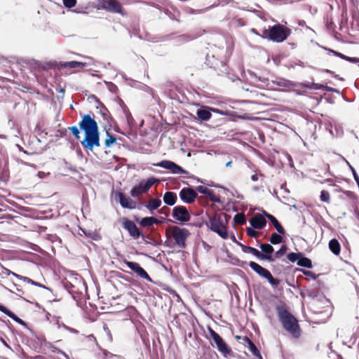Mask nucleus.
<instances>
[{"mask_svg": "<svg viewBox=\"0 0 359 359\" xmlns=\"http://www.w3.org/2000/svg\"><path fill=\"white\" fill-rule=\"evenodd\" d=\"M161 205V201L158 198H152L151 199L148 204L145 205V207L150 211L153 212L154 210L158 208Z\"/></svg>", "mask_w": 359, "mask_h": 359, "instance_id": "23", "label": "nucleus"}, {"mask_svg": "<svg viewBox=\"0 0 359 359\" xmlns=\"http://www.w3.org/2000/svg\"><path fill=\"white\" fill-rule=\"evenodd\" d=\"M137 273V276H139L140 278H144V279H146V280H149V281H150V282L151 281V279L150 276L148 275V273L146 272V271H145L143 268L140 267V268L137 270V273Z\"/></svg>", "mask_w": 359, "mask_h": 359, "instance_id": "31", "label": "nucleus"}, {"mask_svg": "<svg viewBox=\"0 0 359 359\" xmlns=\"http://www.w3.org/2000/svg\"><path fill=\"white\" fill-rule=\"evenodd\" d=\"M264 215L271 222V223L273 224V225L274 226V227L276 228V229L277 230V231L280 233V234H284L285 233V230L283 228V226L280 224V223L278 222V221L276 219L275 217H273V215L267 213V212H264Z\"/></svg>", "mask_w": 359, "mask_h": 359, "instance_id": "20", "label": "nucleus"}, {"mask_svg": "<svg viewBox=\"0 0 359 359\" xmlns=\"http://www.w3.org/2000/svg\"><path fill=\"white\" fill-rule=\"evenodd\" d=\"M8 316H9L11 318L13 319L15 322L19 323L20 324H23L24 322L19 318L18 316H16L13 312L11 311H8L6 314Z\"/></svg>", "mask_w": 359, "mask_h": 359, "instance_id": "38", "label": "nucleus"}, {"mask_svg": "<svg viewBox=\"0 0 359 359\" xmlns=\"http://www.w3.org/2000/svg\"><path fill=\"white\" fill-rule=\"evenodd\" d=\"M320 200L323 202H329L330 200V194L328 191L323 190L320 193Z\"/></svg>", "mask_w": 359, "mask_h": 359, "instance_id": "36", "label": "nucleus"}, {"mask_svg": "<svg viewBox=\"0 0 359 359\" xmlns=\"http://www.w3.org/2000/svg\"><path fill=\"white\" fill-rule=\"evenodd\" d=\"M76 140H80V130L77 126H72L69 128Z\"/></svg>", "mask_w": 359, "mask_h": 359, "instance_id": "34", "label": "nucleus"}, {"mask_svg": "<svg viewBox=\"0 0 359 359\" xmlns=\"http://www.w3.org/2000/svg\"><path fill=\"white\" fill-rule=\"evenodd\" d=\"M0 311H2L3 313H4L5 314H7V313H8L9 310L7 309L5 306H2L1 304H0Z\"/></svg>", "mask_w": 359, "mask_h": 359, "instance_id": "45", "label": "nucleus"}, {"mask_svg": "<svg viewBox=\"0 0 359 359\" xmlns=\"http://www.w3.org/2000/svg\"><path fill=\"white\" fill-rule=\"evenodd\" d=\"M287 247L285 245H282L281 248L276 252L275 258H280L282 257L286 252Z\"/></svg>", "mask_w": 359, "mask_h": 359, "instance_id": "37", "label": "nucleus"}, {"mask_svg": "<svg viewBox=\"0 0 359 359\" xmlns=\"http://www.w3.org/2000/svg\"><path fill=\"white\" fill-rule=\"evenodd\" d=\"M114 197L115 199L119 200L120 204L123 208L134 209L136 207V203L121 192L115 193Z\"/></svg>", "mask_w": 359, "mask_h": 359, "instance_id": "13", "label": "nucleus"}, {"mask_svg": "<svg viewBox=\"0 0 359 359\" xmlns=\"http://www.w3.org/2000/svg\"><path fill=\"white\" fill-rule=\"evenodd\" d=\"M76 0H63V4L67 8H72L75 6Z\"/></svg>", "mask_w": 359, "mask_h": 359, "instance_id": "39", "label": "nucleus"}, {"mask_svg": "<svg viewBox=\"0 0 359 359\" xmlns=\"http://www.w3.org/2000/svg\"><path fill=\"white\" fill-rule=\"evenodd\" d=\"M123 262L130 269L135 273H137V270L141 267L140 264L136 262H129L127 260H124Z\"/></svg>", "mask_w": 359, "mask_h": 359, "instance_id": "29", "label": "nucleus"}, {"mask_svg": "<svg viewBox=\"0 0 359 359\" xmlns=\"http://www.w3.org/2000/svg\"><path fill=\"white\" fill-rule=\"evenodd\" d=\"M243 118H244V119H246V118L250 119V118H246V117H243Z\"/></svg>", "mask_w": 359, "mask_h": 359, "instance_id": "54", "label": "nucleus"}, {"mask_svg": "<svg viewBox=\"0 0 359 359\" xmlns=\"http://www.w3.org/2000/svg\"><path fill=\"white\" fill-rule=\"evenodd\" d=\"M4 344L6 346H8V344H6V342L4 341Z\"/></svg>", "mask_w": 359, "mask_h": 359, "instance_id": "53", "label": "nucleus"}, {"mask_svg": "<svg viewBox=\"0 0 359 359\" xmlns=\"http://www.w3.org/2000/svg\"><path fill=\"white\" fill-rule=\"evenodd\" d=\"M311 272H310V271H308L307 273H306V274H309V276H311Z\"/></svg>", "mask_w": 359, "mask_h": 359, "instance_id": "52", "label": "nucleus"}, {"mask_svg": "<svg viewBox=\"0 0 359 359\" xmlns=\"http://www.w3.org/2000/svg\"><path fill=\"white\" fill-rule=\"evenodd\" d=\"M86 63L77 61L60 62L59 66L61 68H81L85 67Z\"/></svg>", "mask_w": 359, "mask_h": 359, "instance_id": "19", "label": "nucleus"}, {"mask_svg": "<svg viewBox=\"0 0 359 359\" xmlns=\"http://www.w3.org/2000/svg\"><path fill=\"white\" fill-rule=\"evenodd\" d=\"M279 86H284V87H288L290 85L287 81L282 80L278 83Z\"/></svg>", "mask_w": 359, "mask_h": 359, "instance_id": "43", "label": "nucleus"}, {"mask_svg": "<svg viewBox=\"0 0 359 359\" xmlns=\"http://www.w3.org/2000/svg\"><path fill=\"white\" fill-rule=\"evenodd\" d=\"M210 110L215 111V109H211L210 107H203L198 109L196 114L198 119L201 121H208L212 116Z\"/></svg>", "mask_w": 359, "mask_h": 359, "instance_id": "17", "label": "nucleus"}, {"mask_svg": "<svg viewBox=\"0 0 359 359\" xmlns=\"http://www.w3.org/2000/svg\"><path fill=\"white\" fill-rule=\"evenodd\" d=\"M332 53L335 55H337V56H338V57H341V58H342L344 60H347L348 62H353V63L359 62V58H358V57H348V56H346V55H343L342 53H338V52H336V51H334V50H332Z\"/></svg>", "mask_w": 359, "mask_h": 359, "instance_id": "27", "label": "nucleus"}, {"mask_svg": "<svg viewBox=\"0 0 359 359\" xmlns=\"http://www.w3.org/2000/svg\"><path fill=\"white\" fill-rule=\"evenodd\" d=\"M179 195L181 200L186 203H193L197 197V193L191 188H183Z\"/></svg>", "mask_w": 359, "mask_h": 359, "instance_id": "12", "label": "nucleus"}, {"mask_svg": "<svg viewBox=\"0 0 359 359\" xmlns=\"http://www.w3.org/2000/svg\"><path fill=\"white\" fill-rule=\"evenodd\" d=\"M172 216L181 222L189 221L190 215L184 206H176L172 210Z\"/></svg>", "mask_w": 359, "mask_h": 359, "instance_id": "11", "label": "nucleus"}, {"mask_svg": "<svg viewBox=\"0 0 359 359\" xmlns=\"http://www.w3.org/2000/svg\"><path fill=\"white\" fill-rule=\"evenodd\" d=\"M158 180L154 177H150L147 180L141 181L137 185L135 186L130 191V195L135 198L141 194L146 193L154 183L158 182Z\"/></svg>", "mask_w": 359, "mask_h": 359, "instance_id": "6", "label": "nucleus"}, {"mask_svg": "<svg viewBox=\"0 0 359 359\" xmlns=\"http://www.w3.org/2000/svg\"><path fill=\"white\" fill-rule=\"evenodd\" d=\"M156 166L170 170L173 174H187L182 167L170 161H162L156 164Z\"/></svg>", "mask_w": 359, "mask_h": 359, "instance_id": "10", "label": "nucleus"}, {"mask_svg": "<svg viewBox=\"0 0 359 359\" xmlns=\"http://www.w3.org/2000/svg\"><path fill=\"white\" fill-rule=\"evenodd\" d=\"M351 170L353 171V176H354V178H355V181L359 184V177H358V176L357 175L355 170L351 166Z\"/></svg>", "mask_w": 359, "mask_h": 359, "instance_id": "44", "label": "nucleus"}, {"mask_svg": "<svg viewBox=\"0 0 359 359\" xmlns=\"http://www.w3.org/2000/svg\"><path fill=\"white\" fill-rule=\"evenodd\" d=\"M208 226L212 231L217 233L222 238L226 239L228 238L226 226L222 216L215 215L210 217Z\"/></svg>", "mask_w": 359, "mask_h": 359, "instance_id": "5", "label": "nucleus"}, {"mask_svg": "<svg viewBox=\"0 0 359 359\" xmlns=\"http://www.w3.org/2000/svg\"><path fill=\"white\" fill-rule=\"evenodd\" d=\"M251 179L252 181L254 182H256L258 180V176L257 175H253L252 177H251Z\"/></svg>", "mask_w": 359, "mask_h": 359, "instance_id": "46", "label": "nucleus"}, {"mask_svg": "<svg viewBox=\"0 0 359 359\" xmlns=\"http://www.w3.org/2000/svg\"><path fill=\"white\" fill-rule=\"evenodd\" d=\"M290 30L283 25H276L269 27V29H264L261 36L274 42L280 43L283 41L290 35Z\"/></svg>", "mask_w": 359, "mask_h": 359, "instance_id": "3", "label": "nucleus"}, {"mask_svg": "<svg viewBox=\"0 0 359 359\" xmlns=\"http://www.w3.org/2000/svg\"><path fill=\"white\" fill-rule=\"evenodd\" d=\"M171 235L179 247L184 248L185 240L189 235V232L187 229L174 226L171 229Z\"/></svg>", "mask_w": 359, "mask_h": 359, "instance_id": "8", "label": "nucleus"}, {"mask_svg": "<svg viewBox=\"0 0 359 359\" xmlns=\"http://www.w3.org/2000/svg\"><path fill=\"white\" fill-rule=\"evenodd\" d=\"M260 248L262 252H264L265 255H271V254L273 252V248L268 244V243H262L260 245Z\"/></svg>", "mask_w": 359, "mask_h": 359, "instance_id": "28", "label": "nucleus"}, {"mask_svg": "<svg viewBox=\"0 0 359 359\" xmlns=\"http://www.w3.org/2000/svg\"><path fill=\"white\" fill-rule=\"evenodd\" d=\"M277 313L278 319L285 330L294 338H299L301 330L296 318L283 306H278Z\"/></svg>", "mask_w": 359, "mask_h": 359, "instance_id": "2", "label": "nucleus"}, {"mask_svg": "<svg viewBox=\"0 0 359 359\" xmlns=\"http://www.w3.org/2000/svg\"><path fill=\"white\" fill-rule=\"evenodd\" d=\"M298 257H299V255L294 252L289 253L287 255V259L292 262H294L295 261H297L298 259Z\"/></svg>", "mask_w": 359, "mask_h": 359, "instance_id": "40", "label": "nucleus"}, {"mask_svg": "<svg viewBox=\"0 0 359 359\" xmlns=\"http://www.w3.org/2000/svg\"><path fill=\"white\" fill-rule=\"evenodd\" d=\"M249 266L254 271L258 273L260 276L267 279L272 286L276 287L280 283V280L274 278L269 272V271L264 269L257 263L255 262H250L249 263Z\"/></svg>", "mask_w": 359, "mask_h": 359, "instance_id": "7", "label": "nucleus"}, {"mask_svg": "<svg viewBox=\"0 0 359 359\" xmlns=\"http://www.w3.org/2000/svg\"><path fill=\"white\" fill-rule=\"evenodd\" d=\"M158 220L156 217H144L139 222L140 225H141L142 226H144V227H149V226H152L153 224H158Z\"/></svg>", "mask_w": 359, "mask_h": 359, "instance_id": "21", "label": "nucleus"}, {"mask_svg": "<svg viewBox=\"0 0 359 359\" xmlns=\"http://www.w3.org/2000/svg\"><path fill=\"white\" fill-rule=\"evenodd\" d=\"M251 32L253 33V34H255L257 35H259L258 32H257V30L255 29H251Z\"/></svg>", "mask_w": 359, "mask_h": 359, "instance_id": "48", "label": "nucleus"}, {"mask_svg": "<svg viewBox=\"0 0 359 359\" xmlns=\"http://www.w3.org/2000/svg\"><path fill=\"white\" fill-rule=\"evenodd\" d=\"M231 161H229L226 163V167H229V166H231Z\"/></svg>", "mask_w": 359, "mask_h": 359, "instance_id": "49", "label": "nucleus"}, {"mask_svg": "<svg viewBox=\"0 0 359 359\" xmlns=\"http://www.w3.org/2000/svg\"><path fill=\"white\" fill-rule=\"evenodd\" d=\"M270 241L273 245L278 244V243H281L282 237L280 235L274 233L271 234V238H270Z\"/></svg>", "mask_w": 359, "mask_h": 359, "instance_id": "33", "label": "nucleus"}, {"mask_svg": "<svg viewBox=\"0 0 359 359\" xmlns=\"http://www.w3.org/2000/svg\"><path fill=\"white\" fill-rule=\"evenodd\" d=\"M38 176L40 177V178H43L46 176V173L43 172H39L38 173Z\"/></svg>", "mask_w": 359, "mask_h": 359, "instance_id": "47", "label": "nucleus"}, {"mask_svg": "<svg viewBox=\"0 0 359 359\" xmlns=\"http://www.w3.org/2000/svg\"><path fill=\"white\" fill-rule=\"evenodd\" d=\"M250 224L255 229H261L264 228L266 224L264 217L260 214H256L250 220Z\"/></svg>", "mask_w": 359, "mask_h": 359, "instance_id": "16", "label": "nucleus"}, {"mask_svg": "<svg viewBox=\"0 0 359 359\" xmlns=\"http://www.w3.org/2000/svg\"><path fill=\"white\" fill-rule=\"evenodd\" d=\"M116 141V139L111 135H110L109 133H107V138L104 141V144L106 147H111L114 143H115Z\"/></svg>", "mask_w": 359, "mask_h": 359, "instance_id": "30", "label": "nucleus"}, {"mask_svg": "<svg viewBox=\"0 0 359 359\" xmlns=\"http://www.w3.org/2000/svg\"><path fill=\"white\" fill-rule=\"evenodd\" d=\"M100 7L109 12L123 15L121 6L116 0H102L100 2Z\"/></svg>", "mask_w": 359, "mask_h": 359, "instance_id": "9", "label": "nucleus"}, {"mask_svg": "<svg viewBox=\"0 0 359 359\" xmlns=\"http://www.w3.org/2000/svg\"><path fill=\"white\" fill-rule=\"evenodd\" d=\"M196 190L203 194L209 196L212 201H217L214 197H213V193L212 191L209 189L208 187L204 186H198L196 187Z\"/></svg>", "mask_w": 359, "mask_h": 359, "instance_id": "24", "label": "nucleus"}, {"mask_svg": "<svg viewBox=\"0 0 359 359\" xmlns=\"http://www.w3.org/2000/svg\"><path fill=\"white\" fill-rule=\"evenodd\" d=\"M310 88L311 89H314V90H320V89H324L325 86L321 84L313 83Z\"/></svg>", "mask_w": 359, "mask_h": 359, "instance_id": "41", "label": "nucleus"}, {"mask_svg": "<svg viewBox=\"0 0 359 359\" xmlns=\"http://www.w3.org/2000/svg\"><path fill=\"white\" fill-rule=\"evenodd\" d=\"M6 274L7 275H10V274H12L13 276H15L16 278L20 279V280H23L25 282H27L29 283H31L32 285H40L39 284H37L36 283H35L34 280H32V279L27 278V277H23V276H21L20 275H18L9 270H6Z\"/></svg>", "mask_w": 359, "mask_h": 359, "instance_id": "25", "label": "nucleus"}, {"mask_svg": "<svg viewBox=\"0 0 359 359\" xmlns=\"http://www.w3.org/2000/svg\"><path fill=\"white\" fill-rule=\"evenodd\" d=\"M123 226L134 238H137L140 236V232L138 228L133 221L125 219Z\"/></svg>", "mask_w": 359, "mask_h": 359, "instance_id": "14", "label": "nucleus"}, {"mask_svg": "<svg viewBox=\"0 0 359 359\" xmlns=\"http://www.w3.org/2000/svg\"><path fill=\"white\" fill-rule=\"evenodd\" d=\"M247 233L251 237H255L257 235V232L252 228H248Z\"/></svg>", "mask_w": 359, "mask_h": 359, "instance_id": "42", "label": "nucleus"}, {"mask_svg": "<svg viewBox=\"0 0 359 359\" xmlns=\"http://www.w3.org/2000/svg\"><path fill=\"white\" fill-rule=\"evenodd\" d=\"M79 126L84 133V137L81 140V144L84 149L93 151L94 147L100 146L98 126L90 115H83Z\"/></svg>", "mask_w": 359, "mask_h": 359, "instance_id": "1", "label": "nucleus"}, {"mask_svg": "<svg viewBox=\"0 0 359 359\" xmlns=\"http://www.w3.org/2000/svg\"><path fill=\"white\" fill-rule=\"evenodd\" d=\"M298 264L301 266L311 268L312 266L311 261L308 258H302L299 260Z\"/></svg>", "mask_w": 359, "mask_h": 359, "instance_id": "32", "label": "nucleus"}, {"mask_svg": "<svg viewBox=\"0 0 359 359\" xmlns=\"http://www.w3.org/2000/svg\"><path fill=\"white\" fill-rule=\"evenodd\" d=\"M246 341H248V344L249 345V350L250 351V352L255 355L258 356L259 358H261L262 356L255 345L248 338H246Z\"/></svg>", "mask_w": 359, "mask_h": 359, "instance_id": "26", "label": "nucleus"}, {"mask_svg": "<svg viewBox=\"0 0 359 359\" xmlns=\"http://www.w3.org/2000/svg\"><path fill=\"white\" fill-rule=\"evenodd\" d=\"M329 248L335 255H339L341 251V246L337 239L333 238L330 241Z\"/></svg>", "mask_w": 359, "mask_h": 359, "instance_id": "22", "label": "nucleus"}, {"mask_svg": "<svg viewBox=\"0 0 359 359\" xmlns=\"http://www.w3.org/2000/svg\"><path fill=\"white\" fill-rule=\"evenodd\" d=\"M239 245H241L243 252L245 253H250L257 257H261L262 259H266L269 261H271V262L274 260V259L272 258L271 255H264L259 250H257V249H255L252 247L246 246L243 244H239Z\"/></svg>", "mask_w": 359, "mask_h": 359, "instance_id": "15", "label": "nucleus"}, {"mask_svg": "<svg viewBox=\"0 0 359 359\" xmlns=\"http://www.w3.org/2000/svg\"><path fill=\"white\" fill-rule=\"evenodd\" d=\"M177 201V194L174 192L167 191L163 196V202L168 205H173Z\"/></svg>", "mask_w": 359, "mask_h": 359, "instance_id": "18", "label": "nucleus"}, {"mask_svg": "<svg viewBox=\"0 0 359 359\" xmlns=\"http://www.w3.org/2000/svg\"><path fill=\"white\" fill-rule=\"evenodd\" d=\"M311 272H310V271H308L307 273H306V274H309V276H311Z\"/></svg>", "mask_w": 359, "mask_h": 359, "instance_id": "51", "label": "nucleus"}, {"mask_svg": "<svg viewBox=\"0 0 359 359\" xmlns=\"http://www.w3.org/2000/svg\"><path fill=\"white\" fill-rule=\"evenodd\" d=\"M165 208H166V210H168V209L167 208H163L161 209V210H160L161 212H163Z\"/></svg>", "mask_w": 359, "mask_h": 359, "instance_id": "50", "label": "nucleus"}, {"mask_svg": "<svg viewBox=\"0 0 359 359\" xmlns=\"http://www.w3.org/2000/svg\"><path fill=\"white\" fill-rule=\"evenodd\" d=\"M209 334L212 339L211 345L216 347L224 357H227L232 352L231 349L223 339L213 330L209 328Z\"/></svg>", "mask_w": 359, "mask_h": 359, "instance_id": "4", "label": "nucleus"}, {"mask_svg": "<svg viewBox=\"0 0 359 359\" xmlns=\"http://www.w3.org/2000/svg\"><path fill=\"white\" fill-rule=\"evenodd\" d=\"M233 219L235 222L239 224H243L245 221V216L243 214L236 215Z\"/></svg>", "mask_w": 359, "mask_h": 359, "instance_id": "35", "label": "nucleus"}]
</instances>
